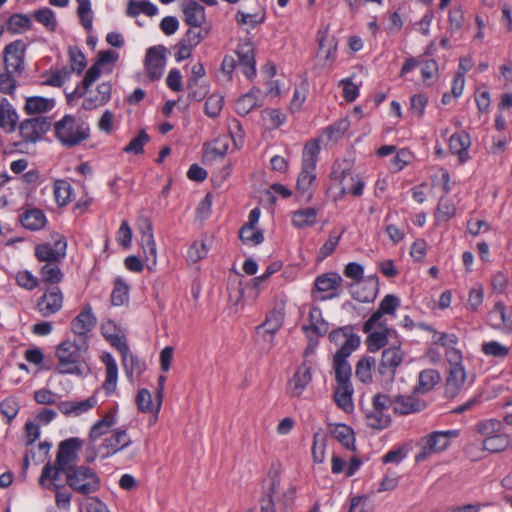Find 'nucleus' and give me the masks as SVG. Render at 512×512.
Returning <instances> with one entry per match:
<instances>
[{"instance_id": "1", "label": "nucleus", "mask_w": 512, "mask_h": 512, "mask_svg": "<svg viewBox=\"0 0 512 512\" xmlns=\"http://www.w3.org/2000/svg\"><path fill=\"white\" fill-rule=\"evenodd\" d=\"M100 76L95 67H90L73 92L67 95L69 102L76 98H83L82 108L94 110L105 105L111 98L112 84L108 81L96 83Z\"/></svg>"}, {"instance_id": "2", "label": "nucleus", "mask_w": 512, "mask_h": 512, "mask_svg": "<svg viewBox=\"0 0 512 512\" xmlns=\"http://www.w3.org/2000/svg\"><path fill=\"white\" fill-rule=\"evenodd\" d=\"M88 348L89 344L85 339H66L59 343L55 350L57 372L60 374L82 376L84 369L80 357L87 352Z\"/></svg>"}, {"instance_id": "3", "label": "nucleus", "mask_w": 512, "mask_h": 512, "mask_svg": "<svg viewBox=\"0 0 512 512\" xmlns=\"http://www.w3.org/2000/svg\"><path fill=\"white\" fill-rule=\"evenodd\" d=\"M352 159L337 161L331 172L333 182L339 187L341 194L359 196L362 194L364 183L360 176L354 172Z\"/></svg>"}, {"instance_id": "4", "label": "nucleus", "mask_w": 512, "mask_h": 512, "mask_svg": "<svg viewBox=\"0 0 512 512\" xmlns=\"http://www.w3.org/2000/svg\"><path fill=\"white\" fill-rule=\"evenodd\" d=\"M319 152L320 147L317 141H309L303 149L302 168L297 178L296 188L301 194L308 193V199L311 197L310 188L316 180V164Z\"/></svg>"}, {"instance_id": "5", "label": "nucleus", "mask_w": 512, "mask_h": 512, "mask_svg": "<svg viewBox=\"0 0 512 512\" xmlns=\"http://www.w3.org/2000/svg\"><path fill=\"white\" fill-rule=\"evenodd\" d=\"M58 140L65 146H76L89 137V128L71 115L64 116L54 125Z\"/></svg>"}, {"instance_id": "6", "label": "nucleus", "mask_w": 512, "mask_h": 512, "mask_svg": "<svg viewBox=\"0 0 512 512\" xmlns=\"http://www.w3.org/2000/svg\"><path fill=\"white\" fill-rule=\"evenodd\" d=\"M69 487L78 494L89 495L100 489V478L97 473L87 466H78L66 474Z\"/></svg>"}, {"instance_id": "7", "label": "nucleus", "mask_w": 512, "mask_h": 512, "mask_svg": "<svg viewBox=\"0 0 512 512\" xmlns=\"http://www.w3.org/2000/svg\"><path fill=\"white\" fill-rule=\"evenodd\" d=\"M363 330L368 334V351L378 352L384 346V299L380 301L377 311L365 322Z\"/></svg>"}, {"instance_id": "8", "label": "nucleus", "mask_w": 512, "mask_h": 512, "mask_svg": "<svg viewBox=\"0 0 512 512\" xmlns=\"http://www.w3.org/2000/svg\"><path fill=\"white\" fill-rule=\"evenodd\" d=\"M459 435L458 430L434 431L423 438L421 451L416 454L417 463L425 461L431 454L439 453L450 445V439Z\"/></svg>"}, {"instance_id": "9", "label": "nucleus", "mask_w": 512, "mask_h": 512, "mask_svg": "<svg viewBox=\"0 0 512 512\" xmlns=\"http://www.w3.org/2000/svg\"><path fill=\"white\" fill-rule=\"evenodd\" d=\"M296 495V488L289 482H282L278 474L270 475L267 487V496L272 505L278 504L287 508L292 505Z\"/></svg>"}, {"instance_id": "10", "label": "nucleus", "mask_w": 512, "mask_h": 512, "mask_svg": "<svg viewBox=\"0 0 512 512\" xmlns=\"http://www.w3.org/2000/svg\"><path fill=\"white\" fill-rule=\"evenodd\" d=\"M52 243L45 242L35 247V255L41 262H59L66 256L67 242L64 236L54 233Z\"/></svg>"}, {"instance_id": "11", "label": "nucleus", "mask_w": 512, "mask_h": 512, "mask_svg": "<svg viewBox=\"0 0 512 512\" xmlns=\"http://www.w3.org/2000/svg\"><path fill=\"white\" fill-rule=\"evenodd\" d=\"M329 338L339 350L335 355L348 357L360 344V338L354 333L351 326L341 327L330 333Z\"/></svg>"}, {"instance_id": "12", "label": "nucleus", "mask_w": 512, "mask_h": 512, "mask_svg": "<svg viewBox=\"0 0 512 512\" xmlns=\"http://www.w3.org/2000/svg\"><path fill=\"white\" fill-rule=\"evenodd\" d=\"M80 448L78 439L71 438L61 442L58 448L55 465H57L66 475L68 471L74 470L77 460V451Z\"/></svg>"}, {"instance_id": "13", "label": "nucleus", "mask_w": 512, "mask_h": 512, "mask_svg": "<svg viewBox=\"0 0 512 512\" xmlns=\"http://www.w3.org/2000/svg\"><path fill=\"white\" fill-rule=\"evenodd\" d=\"M384 367V351L379 357L366 355L359 360L356 366V377L363 383H370L373 380V374L382 375Z\"/></svg>"}, {"instance_id": "14", "label": "nucleus", "mask_w": 512, "mask_h": 512, "mask_svg": "<svg viewBox=\"0 0 512 512\" xmlns=\"http://www.w3.org/2000/svg\"><path fill=\"white\" fill-rule=\"evenodd\" d=\"M166 66L165 48L154 46L147 50L145 56V70L150 80L161 78Z\"/></svg>"}, {"instance_id": "15", "label": "nucleus", "mask_w": 512, "mask_h": 512, "mask_svg": "<svg viewBox=\"0 0 512 512\" xmlns=\"http://www.w3.org/2000/svg\"><path fill=\"white\" fill-rule=\"evenodd\" d=\"M25 44L14 41L4 49L5 69L10 73L21 74L24 70Z\"/></svg>"}, {"instance_id": "16", "label": "nucleus", "mask_w": 512, "mask_h": 512, "mask_svg": "<svg viewBox=\"0 0 512 512\" xmlns=\"http://www.w3.org/2000/svg\"><path fill=\"white\" fill-rule=\"evenodd\" d=\"M64 296L60 288L47 289L39 298L37 309L43 317H49L59 312L63 306Z\"/></svg>"}, {"instance_id": "17", "label": "nucleus", "mask_w": 512, "mask_h": 512, "mask_svg": "<svg viewBox=\"0 0 512 512\" xmlns=\"http://www.w3.org/2000/svg\"><path fill=\"white\" fill-rule=\"evenodd\" d=\"M96 317L90 305L85 306L82 311L71 321V331L76 339L88 341V334L96 325Z\"/></svg>"}, {"instance_id": "18", "label": "nucleus", "mask_w": 512, "mask_h": 512, "mask_svg": "<svg viewBox=\"0 0 512 512\" xmlns=\"http://www.w3.org/2000/svg\"><path fill=\"white\" fill-rule=\"evenodd\" d=\"M488 323L496 330L512 332V306L496 302L488 314Z\"/></svg>"}, {"instance_id": "19", "label": "nucleus", "mask_w": 512, "mask_h": 512, "mask_svg": "<svg viewBox=\"0 0 512 512\" xmlns=\"http://www.w3.org/2000/svg\"><path fill=\"white\" fill-rule=\"evenodd\" d=\"M139 229L141 233V247L143 249L145 261L147 262V267L152 269L157 262V249L152 232V226L148 220H144Z\"/></svg>"}, {"instance_id": "20", "label": "nucleus", "mask_w": 512, "mask_h": 512, "mask_svg": "<svg viewBox=\"0 0 512 512\" xmlns=\"http://www.w3.org/2000/svg\"><path fill=\"white\" fill-rule=\"evenodd\" d=\"M312 380V369L307 363L300 365L288 382L287 393L299 397Z\"/></svg>"}, {"instance_id": "21", "label": "nucleus", "mask_w": 512, "mask_h": 512, "mask_svg": "<svg viewBox=\"0 0 512 512\" xmlns=\"http://www.w3.org/2000/svg\"><path fill=\"white\" fill-rule=\"evenodd\" d=\"M131 443L132 440L126 429H115L103 440L101 448L105 451L104 456L109 457L127 448Z\"/></svg>"}, {"instance_id": "22", "label": "nucleus", "mask_w": 512, "mask_h": 512, "mask_svg": "<svg viewBox=\"0 0 512 512\" xmlns=\"http://www.w3.org/2000/svg\"><path fill=\"white\" fill-rule=\"evenodd\" d=\"M390 402L395 413L407 415L420 412L426 407V402L413 396L397 395L393 399L386 395V401Z\"/></svg>"}, {"instance_id": "23", "label": "nucleus", "mask_w": 512, "mask_h": 512, "mask_svg": "<svg viewBox=\"0 0 512 512\" xmlns=\"http://www.w3.org/2000/svg\"><path fill=\"white\" fill-rule=\"evenodd\" d=\"M378 281L374 277H367L350 285L352 297L359 302H371L378 292Z\"/></svg>"}, {"instance_id": "24", "label": "nucleus", "mask_w": 512, "mask_h": 512, "mask_svg": "<svg viewBox=\"0 0 512 512\" xmlns=\"http://www.w3.org/2000/svg\"><path fill=\"white\" fill-rule=\"evenodd\" d=\"M184 22L195 28L210 27L211 23L207 20L205 9L202 5L195 1H190L183 5L182 8Z\"/></svg>"}, {"instance_id": "25", "label": "nucleus", "mask_w": 512, "mask_h": 512, "mask_svg": "<svg viewBox=\"0 0 512 512\" xmlns=\"http://www.w3.org/2000/svg\"><path fill=\"white\" fill-rule=\"evenodd\" d=\"M384 398L381 394L373 397L372 404L365 410L366 425L376 431L383 429Z\"/></svg>"}, {"instance_id": "26", "label": "nucleus", "mask_w": 512, "mask_h": 512, "mask_svg": "<svg viewBox=\"0 0 512 512\" xmlns=\"http://www.w3.org/2000/svg\"><path fill=\"white\" fill-rule=\"evenodd\" d=\"M466 380V371L463 366L449 367L445 383V397L455 398L461 391Z\"/></svg>"}, {"instance_id": "27", "label": "nucleus", "mask_w": 512, "mask_h": 512, "mask_svg": "<svg viewBox=\"0 0 512 512\" xmlns=\"http://www.w3.org/2000/svg\"><path fill=\"white\" fill-rule=\"evenodd\" d=\"M101 361L105 365V380L102 384V388L107 395L113 394L117 389L118 382V367L115 359L110 353H103L101 355Z\"/></svg>"}, {"instance_id": "28", "label": "nucleus", "mask_w": 512, "mask_h": 512, "mask_svg": "<svg viewBox=\"0 0 512 512\" xmlns=\"http://www.w3.org/2000/svg\"><path fill=\"white\" fill-rule=\"evenodd\" d=\"M162 400V398L156 395V400L153 401L152 394L145 388L140 389L135 398L137 407L141 412L154 414V422L158 420Z\"/></svg>"}, {"instance_id": "29", "label": "nucleus", "mask_w": 512, "mask_h": 512, "mask_svg": "<svg viewBox=\"0 0 512 512\" xmlns=\"http://www.w3.org/2000/svg\"><path fill=\"white\" fill-rule=\"evenodd\" d=\"M386 358L389 367L395 370L403 361V352L400 350V342L397 339L396 331L386 327Z\"/></svg>"}, {"instance_id": "30", "label": "nucleus", "mask_w": 512, "mask_h": 512, "mask_svg": "<svg viewBox=\"0 0 512 512\" xmlns=\"http://www.w3.org/2000/svg\"><path fill=\"white\" fill-rule=\"evenodd\" d=\"M284 319V312L281 309L272 310L266 317L265 322L257 328V333L271 341L273 335L280 329Z\"/></svg>"}, {"instance_id": "31", "label": "nucleus", "mask_w": 512, "mask_h": 512, "mask_svg": "<svg viewBox=\"0 0 512 512\" xmlns=\"http://www.w3.org/2000/svg\"><path fill=\"white\" fill-rule=\"evenodd\" d=\"M61 473H63L62 469L57 465L47 463L43 467L42 473L39 477L40 486L51 491L65 486L60 477Z\"/></svg>"}, {"instance_id": "32", "label": "nucleus", "mask_w": 512, "mask_h": 512, "mask_svg": "<svg viewBox=\"0 0 512 512\" xmlns=\"http://www.w3.org/2000/svg\"><path fill=\"white\" fill-rule=\"evenodd\" d=\"M391 156L388 169L392 173L401 171L405 166L411 163L413 154L408 149H400L396 151L394 145H386V157Z\"/></svg>"}, {"instance_id": "33", "label": "nucleus", "mask_w": 512, "mask_h": 512, "mask_svg": "<svg viewBox=\"0 0 512 512\" xmlns=\"http://www.w3.org/2000/svg\"><path fill=\"white\" fill-rule=\"evenodd\" d=\"M471 145L470 135L467 132L454 133L449 139V150L458 155L459 162L465 163L469 159L468 149Z\"/></svg>"}, {"instance_id": "34", "label": "nucleus", "mask_w": 512, "mask_h": 512, "mask_svg": "<svg viewBox=\"0 0 512 512\" xmlns=\"http://www.w3.org/2000/svg\"><path fill=\"white\" fill-rule=\"evenodd\" d=\"M18 114L11 103L3 98L0 99V129L7 133L13 132L18 123Z\"/></svg>"}, {"instance_id": "35", "label": "nucleus", "mask_w": 512, "mask_h": 512, "mask_svg": "<svg viewBox=\"0 0 512 512\" xmlns=\"http://www.w3.org/2000/svg\"><path fill=\"white\" fill-rule=\"evenodd\" d=\"M337 51V41L328 33L320 32L318 36V53L317 56L324 60L325 63H331L335 59Z\"/></svg>"}, {"instance_id": "36", "label": "nucleus", "mask_w": 512, "mask_h": 512, "mask_svg": "<svg viewBox=\"0 0 512 512\" xmlns=\"http://www.w3.org/2000/svg\"><path fill=\"white\" fill-rule=\"evenodd\" d=\"M118 421L116 409L109 410L100 420L91 427L89 437L92 441L98 440L105 435L108 430L116 425Z\"/></svg>"}, {"instance_id": "37", "label": "nucleus", "mask_w": 512, "mask_h": 512, "mask_svg": "<svg viewBox=\"0 0 512 512\" xmlns=\"http://www.w3.org/2000/svg\"><path fill=\"white\" fill-rule=\"evenodd\" d=\"M482 446L483 450L490 453H500L512 446V437L502 431L494 436L485 437Z\"/></svg>"}, {"instance_id": "38", "label": "nucleus", "mask_w": 512, "mask_h": 512, "mask_svg": "<svg viewBox=\"0 0 512 512\" xmlns=\"http://www.w3.org/2000/svg\"><path fill=\"white\" fill-rule=\"evenodd\" d=\"M318 211L313 207L296 210L291 214V223L297 229L313 226L317 220Z\"/></svg>"}, {"instance_id": "39", "label": "nucleus", "mask_w": 512, "mask_h": 512, "mask_svg": "<svg viewBox=\"0 0 512 512\" xmlns=\"http://www.w3.org/2000/svg\"><path fill=\"white\" fill-rule=\"evenodd\" d=\"M441 381V375L436 369H424L419 374V384L414 387V393L425 394L431 391Z\"/></svg>"}, {"instance_id": "40", "label": "nucleus", "mask_w": 512, "mask_h": 512, "mask_svg": "<svg viewBox=\"0 0 512 512\" xmlns=\"http://www.w3.org/2000/svg\"><path fill=\"white\" fill-rule=\"evenodd\" d=\"M122 356V365L128 379L133 382L134 372L141 373L144 370V364L140 362L130 351L128 344L118 349Z\"/></svg>"}, {"instance_id": "41", "label": "nucleus", "mask_w": 512, "mask_h": 512, "mask_svg": "<svg viewBox=\"0 0 512 512\" xmlns=\"http://www.w3.org/2000/svg\"><path fill=\"white\" fill-rule=\"evenodd\" d=\"M19 132L23 140L36 142L44 132L43 122L40 119H27L20 124Z\"/></svg>"}, {"instance_id": "42", "label": "nucleus", "mask_w": 512, "mask_h": 512, "mask_svg": "<svg viewBox=\"0 0 512 512\" xmlns=\"http://www.w3.org/2000/svg\"><path fill=\"white\" fill-rule=\"evenodd\" d=\"M261 104L260 90L252 89L237 100L236 111L240 115H247Z\"/></svg>"}, {"instance_id": "43", "label": "nucleus", "mask_w": 512, "mask_h": 512, "mask_svg": "<svg viewBox=\"0 0 512 512\" xmlns=\"http://www.w3.org/2000/svg\"><path fill=\"white\" fill-rule=\"evenodd\" d=\"M21 224L24 228L35 231L42 229L47 219L45 214L39 209H29L20 216Z\"/></svg>"}, {"instance_id": "44", "label": "nucleus", "mask_w": 512, "mask_h": 512, "mask_svg": "<svg viewBox=\"0 0 512 512\" xmlns=\"http://www.w3.org/2000/svg\"><path fill=\"white\" fill-rule=\"evenodd\" d=\"M337 405L346 412L353 410V387L351 383L337 384L334 391Z\"/></svg>"}, {"instance_id": "45", "label": "nucleus", "mask_w": 512, "mask_h": 512, "mask_svg": "<svg viewBox=\"0 0 512 512\" xmlns=\"http://www.w3.org/2000/svg\"><path fill=\"white\" fill-rule=\"evenodd\" d=\"M55 106L53 98L32 96L26 99L25 111L28 114H40L52 110Z\"/></svg>"}, {"instance_id": "46", "label": "nucleus", "mask_w": 512, "mask_h": 512, "mask_svg": "<svg viewBox=\"0 0 512 512\" xmlns=\"http://www.w3.org/2000/svg\"><path fill=\"white\" fill-rule=\"evenodd\" d=\"M101 332L104 338L117 350L123 348L124 345L127 344L125 337L119 331L116 324L111 320H107L102 324Z\"/></svg>"}, {"instance_id": "47", "label": "nucleus", "mask_w": 512, "mask_h": 512, "mask_svg": "<svg viewBox=\"0 0 512 512\" xmlns=\"http://www.w3.org/2000/svg\"><path fill=\"white\" fill-rule=\"evenodd\" d=\"M126 12L131 17L141 13L152 17L158 14V7L148 0H129Z\"/></svg>"}, {"instance_id": "48", "label": "nucleus", "mask_w": 512, "mask_h": 512, "mask_svg": "<svg viewBox=\"0 0 512 512\" xmlns=\"http://www.w3.org/2000/svg\"><path fill=\"white\" fill-rule=\"evenodd\" d=\"M342 282V278L335 272H329L318 276L315 280L317 292H334Z\"/></svg>"}, {"instance_id": "49", "label": "nucleus", "mask_w": 512, "mask_h": 512, "mask_svg": "<svg viewBox=\"0 0 512 512\" xmlns=\"http://www.w3.org/2000/svg\"><path fill=\"white\" fill-rule=\"evenodd\" d=\"M333 437L339 441L346 449L355 450V436L353 430L345 424H336L332 430Z\"/></svg>"}, {"instance_id": "50", "label": "nucleus", "mask_w": 512, "mask_h": 512, "mask_svg": "<svg viewBox=\"0 0 512 512\" xmlns=\"http://www.w3.org/2000/svg\"><path fill=\"white\" fill-rule=\"evenodd\" d=\"M72 186L63 179L55 180L53 184V195L59 206H66L72 200Z\"/></svg>"}, {"instance_id": "51", "label": "nucleus", "mask_w": 512, "mask_h": 512, "mask_svg": "<svg viewBox=\"0 0 512 512\" xmlns=\"http://www.w3.org/2000/svg\"><path fill=\"white\" fill-rule=\"evenodd\" d=\"M229 148V136L222 135L215 138L211 143L207 144L205 153L210 160L223 157Z\"/></svg>"}, {"instance_id": "52", "label": "nucleus", "mask_w": 512, "mask_h": 512, "mask_svg": "<svg viewBox=\"0 0 512 512\" xmlns=\"http://www.w3.org/2000/svg\"><path fill=\"white\" fill-rule=\"evenodd\" d=\"M129 301V286L120 277L114 281V288L111 293V302L114 306H122Z\"/></svg>"}, {"instance_id": "53", "label": "nucleus", "mask_w": 512, "mask_h": 512, "mask_svg": "<svg viewBox=\"0 0 512 512\" xmlns=\"http://www.w3.org/2000/svg\"><path fill=\"white\" fill-rule=\"evenodd\" d=\"M335 378L337 384L351 383V367L347 362V357L342 355L334 356Z\"/></svg>"}, {"instance_id": "54", "label": "nucleus", "mask_w": 512, "mask_h": 512, "mask_svg": "<svg viewBox=\"0 0 512 512\" xmlns=\"http://www.w3.org/2000/svg\"><path fill=\"white\" fill-rule=\"evenodd\" d=\"M55 263L56 262L47 263L40 269L41 280L45 284H58L63 279V273Z\"/></svg>"}, {"instance_id": "55", "label": "nucleus", "mask_w": 512, "mask_h": 512, "mask_svg": "<svg viewBox=\"0 0 512 512\" xmlns=\"http://www.w3.org/2000/svg\"><path fill=\"white\" fill-rule=\"evenodd\" d=\"M31 27V20L27 15L14 14L7 22V31L12 34H21L29 30Z\"/></svg>"}, {"instance_id": "56", "label": "nucleus", "mask_w": 512, "mask_h": 512, "mask_svg": "<svg viewBox=\"0 0 512 512\" xmlns=\"http://www.w3.org/2000/svg\"><path fill=\"white\" fill-rule=\"evenodd\" d=\"M34 18L41 23L47 30L54 32L57 29V19L54 11L48 7L40 8L34 12Z\"/></svg>"}, {"instance_id": "57", "label": "nucleus", "mask_w": 512, "mask_h": 512, "mask_svg": "<svg viewBox=\"0 0 512 512\" xmlns=\"http://www.w3.org/2000/svg\"><path fill=\"white\" fill-rule=\"evenodd\" d=\"M76 2L78 4L77 15L80 19V23L85 30L89 32L93 24L91 2L90 0H76Z\"/></svg>"}, {"instance_id": "58", "label": "nucleus", "mask_w": 512, "mask_h": 512, "mask_svg": "<svg viewBox=\"0 0 512 512\" xmlns=\"http://www.w3.org/2000/svg\"><path fill=\"white\" fill-rule=\"evenodd\" d=\"M504 429L503 422L498 419H487L484 421H480L476 425V430L478 433L485 437L494 436L495 434H499Z\"/></svg>"}, {"instance_id": "59", "label": "nucleus", "mask_w": 512, "mask_h": 512, "mask_svg": "<svg viewBox=\"0 0 512 512\" xmlns=\"http://www.w3.org/2000/svg\"><path fill=\"white\" fill-rule=\"evenodd\" d=\"M240 238L246 245L255 246L263 242V233L255 226L244 225L240 230Z\"/></svg>"}, {"instance_id": "60", "label": "nucleus", "mask_w": 512, "mask_h": 512, "mask_svg": "<svg viewBox=\"0 0 512 512\" xmlns=\"http://www.w3.org/2000/svg\"><path fill=\"white\" fill-rule=\"evenodd\" d=\"M238 58H239L238 65H239L240 69L242 70L243 74L247 78H252L256 73L255 60H254V55H253L252 51L250 49H248L247 51L242 52V53L238 52Z\"/></svg>"}, {"instance_id": "61", "label": "nucleus", "mask_w": 512, "mask_h": 512, "mask_svg": "<svg viewBox=\"0 0 512 512\" xmlns=\"http://www.w3.org/2000/svg\"><path fill=\"white\" fill-rule=\"evenodd\" d=\"M309 328L317 334H325L328 331V324L322 317V312L318 307H312L309 313Z\"/></svg>"}, {"instance_id": "62", "label": "nucleus", "mask_w": 512, "mask_h": 512, "mask_svg": "<svg viewBox=\"0 0 512 512\" xmlns=\"http://www.w3.org/2000/svg\"><path fill=\"white\" fill-rule=\"evenodd\" d=\"M229 300L238 305L244 298V288L240 275L231 278L228 285Z\"/></svg>"}, {"instance_id": "63", "label": "nucleus", "mask_w": 512, "mask_h": 512, "mask_svg": "<svg viewBox=\"0 0 512 512\" xmlns=\"http://www.w3.org/2000/svg\"><path fill=\"white\" fill-rule=\"evenodd\" d=\"M210 31H211L210 27H205V28L190 27L186 31L182 40L189 43L190 45H193L194 47H196L210 34Z\"/></svg>"}, {"instance_id": "64", "label": "nucleus", "mask_w": 512, "mask_h": 512, "mask_svg": "<svg viewBox=\"0 0 512 512\" xmlns=\"http://www.w3.org/2000/svg\"><path fill=\"white\" fill-rule=\"evenodd\" d=\"M15 281L18 286L26 290H33L39 285V280L30 271L22 270L15 274Z\"/></svg>"}]
</instances>
